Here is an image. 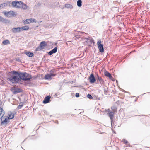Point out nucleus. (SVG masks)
I'll return each instance as SVG.
<instances>
[{"label":"nucleus","mask_w":150,"mask_h":150,"mask_svg":"<svg viewBox=\"0 0 150 150\" xmlns=\"http://www.w3.org/2000/svg\"><path fill=\"white\" fill-rule=\"evenodd\" d=\"M7 79V80L11 82L12 83L16 84L20 82L21 79L19 76H10Z\"/></svg>","instance_id":"nucleus-1"},{"label":"nucleus","mask_w":150,"mask_h":150,"mask_svg":"<svg viewBox=\"0 0 150 150\" xmlns=\"http://www.w3.org/2000/svg\"><path fill=\"white\" fill-rule=\"evenodd\" d=\"M21 75V79L23 81H29L32 78V76L30 74L26 72H22Z\"/></svg>","instance_id":"nucleus-2"},{"label":"nucleus","mask_w":150,"mask_h":150,"mask_svg":"<svg viewBox=\"0 0 150 150\" xmlns=\"http://www.w3.org/2000/svg\"><path fill=\"white\" fill-rule=\"evenodd\" d=\"M9 118L8 116H4L1 120V124L6 125L9 122Z\"/></svg>","instance_id":"nucleus-3"},{"label":"nucleus","mask_w":150,"mask_h":150,"mask_svg":"<svg viewBox=\"0 0 150 150\" xmlns=\"http://www.w3.org/2000/svg\"><path fill=\"white\" fill-rule=\"evenodd\" d=\"M95 77L96 79V81L97 82H99L100 84H104V81L103 79H102L101 77L99 76L98 74H96Z\"/></svg>","instance_id":"nucleus-4"},{"label":"nucleus","mask_w":150,"mask_h":150,"mask_svg":"<svg viewBox=\"0 0 150 150\" xmlns=\"http://www.w3.org/2000/svg\"><path fill=\"white\" fill-rule=\"evenodd\" d=\"M101 41L99 40L97 42V45L98 47L99 50V52H103L104 51V49L103 45L101 44Z\"/></svg>","instance_id":"nucleus-5"},{"label":"nucleus","mask_w":150,"mask_h":150,"mask_svg":"<svg viewBox=\"0 0 150 150\" xmlns=\"http://www.w3.org/2000/svg\"><path fill=\"white\" fill-rule=\"evenodd\" d=\"M88 79L89 81L90 82L91 84L94 83L96 81V77H95L93 73L91 74L88 78Z\"/></svg>","instance_id":"nucleus-6"},{"label":"nucleus","mask_w":150,"mask_h":150,"mask_svg":"<svg viewBox=\"0 0 150 150\" xmlns=\"http://www.w3.org/2000/svg\"><path fill=\"white\" fill-rule=\"evenodd\" d=\"M22 72H18L17 71H13L12 72L11 71L9 72L8 74V75L9 77H10V76H11V74H13L16 75H17L21 79V76Z\"/></svg>","instance_id":"nucleus-7"},{"label":"nucleus","mask_w":150,"mask_h":150,"mask_svg":"<svg viewBox=\"0 0 150 150\" xmlns=\"http://www.w3.org/2000/svg\"><path fill=\"white\" fill-rule=\"evenodd\" d=\"M109 117L111 120V124L112 125L113 121L114 115V113L112 111H109L108 112Z\"/></svg>","instance_id":"nucleus-8"},{"label":"nucleus","mask_w":150,"mask_h":150,"mask_svg":"<svg viewBox=\"0 0 150 150\" xmlns=\"http://www.w3.org/2000/svg\"><path fill=\"white\" fill-rule=\"evenodd\" d=\"M0 22H2L4 23H8L9 22V21L7 19L2 17L0 16Z\"/></svg>","instance_id":"nucleus-9"},{"label":"nucleus","mask_w":150,"mask_h":150,"mask_svg":"<svg viewBox=\"0 0 150 150\" xmlns=\"http://www.w3.org/2000/svg\"><path fill=\"white\" fill-rule=\"evenodd\" d=\"M51 97L48 96L45 97L44 100L43 101V103L44 104H46L49 103Z\"/></svg>","instance_id":"nucleus-10"},{"label":"nucleus","mask_w":150,"mask_h":150,"mask_svg":"<svg viewBox=\"0 0 150 150\" xmlns=\"http://www.w3.org/2000/svg\"><path fill=\"white\" fill-rule=\"evenodd\" d=\"M57 51V47H55L51 50L50 51L48 52V54L49 55H51L54 53H55Z\"/></svg>","instance_id":"nucleus-11"},{"label":"nucleus","mask_w":150,"mask_h":150,"mask_svg":"<svg viewBox=\"0 0 150 150\" xmlns=\"http://www.w3.org/2000/svg\"><path fill=\"white\" fill-rule=\"evenodd\" d=\"M12 91L14 94H16L21 91V89L18 88L12 89Z\"/></svg>","instance_id":"nucleus-12"},{"label":"nucleus","mask_w":150,"mask_h":150,"mask_svg":"<svg viewBox=\"0 0 150 150\" xmlns=\"http://www.w3.org/2000/svg\"><path fill=\"white\" fill-rule=\"evenodd\" d=\"M47 43L45 41H42L40 43V48H42V49H44L47 46Z\"/></svg>","instance_id":"nucleus-13"},{"label":"nucleus","mask_w":150,"mask_h":150,"mask_svg":"<svg viewBox=\"0 0 150 150\" xmlns=\"http://www.w3.org/2000/svg\"><path fill=\"white\" fill-rule=\"evenodd\" d=\"M5 114L4 111L2 108L0 107V119H2L4 117Z\"/></svg>","instance_id":"nucleus-14"},{"label":"nucleus","mask_w":150,"mask_h":150,"mask_svg":"<svg viewBox=\"0 0 150 150\" xmlns=\"http://www.w3.org/2000/svg\"><path fill=\"white\" fill-rule=\"evenodd\" d=\"M16 13L14 12L13 11H9V13L8 16V17H14L16 16Z\"/></svg>","instance_id":"nucleus-15"},{"label":"nucleus","mask_w":150,"mask_h":150,"mask_svg":"<svg viewBox=\"0 0 150 150\" xmlns=\"http://www.w3.org/2000/svg\"><path fill=\"white\" fill-rule=\"evenodd\" d=\"M12 30L13 32L14 33L19 32L21 31V27L14 28Z\"/></svg>","instance_id":"nucleus-16"},{"label":"nucleus","mask_w":150,"mask_h":150,"mask_svg":"<svg viewBox=\"0 0 150 150\" xmlns=\"http://www.w3.org/2000/svg\"><path fill=\"white\" fill-rule=\"evenodd\" d=\"M17 1H12V2H8V4L10 5V4H11L12 6L14 7H16Z\"/></svg>","instance_id":"nucleus-17"},{"label":"nucleus","mask_w":150,"mask_h":150,"mask_svg":"<svg viewBox=\"0 0 150 150\" xmlns=\"http://www.w3.org/2000/svg\"><path fill=\"white\" fill-rule=\"evenodd\" d=\"M25 54L27 56H28L30 57H32L34 55V54L33 53L30 52H29V51L25 52Z\"/></svg>","instance_id":"nucleus-18"},{"label":"nucleus","mask_w":150,"mask_h":150,"mask_svg":"<svg viewBox=\"0 0 150 150\" xmlns=\"http://www.w3.org/2000/svg\"><path fill=\"white\" fill-rule=\"evenodd\" d=\"M21 6V8L22 9L25 10L27 8L28 6L26 4L24 3L23 2H22Z\"/></svg>","instance_id":"nucleus-19"},{"label":"nucleus","mask_w":150,"mask_h":150,"mask_svg":"<svg viewBox=\"0 0 150 150\" xmlns=\"http://www.w3.org/2000/svg\"><path fill=\"white\" fill-rule=\"evenodd\" d=\"M17 5L16 8H21V4L22 2L21 1H17Z\"/></svg>","instance_id":"nucleus-20"},{"label":"nucleus","mask_w":150,"mask_h":150,"mask_svg":"<svg viewBox=\"0 0 150 150\" xmlns=\"http://www.w3.org/2000/svg\"><path fill=\"white\" fill-rule=\"evenodd\" d=\"M65 7L66 8L72 9L73 8V6L72 5L69 4H66L65 5Z\"/></svg>","instance_id":"nucleus-21"},{"label":"nucleus","mask_w":150,"mask_h":150,"mask_svg":"<svg viewBox=\"0 0 150 150\" xmlns=\"http://www.w3.org/2000/svg\"><path fill=\"white\" fill-rule=\"evenodd\" d=\"M45 79L46 80H50L52 79V77L49 74L45 75L44 77Z\"/></svg>","instance_id":"nucleus-22"},{"label":"nucleus","mask_w":150,"mask_h":150,"mask_svg":"<svg viewBox=\"0 0 150 150\" xmlns=\"http://www.w3.org/2000/svg\"><path fill=\"white\" fill-rule=\"evenodd\" d=\"M21 31L27 30L29 29V27L28 26H24L21 27Z\"/></svg>","instance_id":"nucleus-23"},{"label":"nucleus","mask_w":150,"mask_h":150,"mask_svg":"<svg viewBox=\"0 0 150 150\" xmlns=\"http://www.w3.org/2000/svg\"><path fill=\"white\" fill-rule=\"evenodd\" d=\"M14 116V115L13 113L9 114V117H8L9 118V120L13 118Z\"/></svg>","instance_id":"nucleus-24"},{"label":"nucleus","mask_w":150,"mask_h":150,"mask_svg":"<svg viewBox=\"0 0 150 150\" xmlns=\"http://www.w3.org/2000/svg\"><path fill=\"white\" fill-rule=\"evenodd\" d=\"M82 2L81 0H78L77 1V5L79 7H80L82 6Z\"/></svg>","instance_id":"nucleus-25"},{"label":"nucleus","mask_w":150,"mask_h":150,"mask_svg":"<svg viewBox=\"0 0 150 150\" xmlns=\"http://www.w3.org/2000/svg\"><path fill=\"white\" fill-rule=\"evenodd\" d=\"M7 5V4L6 3H3L0 4V9L6 6Z\"/></svg>","instance_id":"nucleus-26"},{"label":"nucleus","mask_w":150,"mask_h":150,"mask_svg":"<svg viewBox=\"0 0 150 150\" xmlns=\"http://www.w3.org/2000/svg\"><path fill=\"white\" fill-rule=\"evenodd\" d=\"M104 74L105 76L108 77H109L111 75L110 73L106 71H104Z\"/></svg>","instance_id":"nucleus-27"},{"label":"nucleus","mask_w":150,"mask_h":150,"mask_svg":"<svg viewBox=\"0 0 150 150\" xmlns=\"http://www.w3.org/2000/svg\"><path fill=\"white\" fill-rule=\"evenodd\" d=\"M2 43L5 45H6L7 44H9L10 43L9 41L7 40H4L3 41Z\"/></svg>","instance_id":"nucleus-28"},{"label":"nucleus","mask_w":150,"mask_h":150,"mask_svg":"<svg viewBox=\"0 0 150 150\" xmlns=\"http://www.w3.org/2000/svg\"><path fill=\"white\" fill-rule=\"evenodd\" d=\"M23 22L24 24H29L30 23L29 19H27L23 21Z\"/></svg>","instance_id":"nucleus-29"},{"label":"nucleus","mask_w":150,"mask_h":150,"mask_svg":"<svg viewBox=\"0 0 150 150\" xmlns=\"http://www.w3.org/2000/svg\"><path fill=\"white\" fill-rule=\"evenodd\" d=\"M29 21L30 23H32L34 22H35V23L36 22L35 19H29Z\"/></svg>","instance_id":"nucleus-30"},{"label":"nucleus","mask_w":150,"mask_h":150,"mask_svg":"<svg viewBox=\"0 0 150 150\" xmlns=\"http://www.w3.org/2000/svg\"><path fill=\"white\" fill-rule=\"evenodd\" d=\"M23 103L22 102H20L19 103V105L17 107L18 109H20L23 106Z\"/></svg>","instance_id":"nucleus-31"},{"label":"nucleus","mask_w":150,"mask_h":150,"mask_svg":"<svg viewBox=\"0 0 150 150\" xmlns=\"http://www.w3.org/2000/svg\"><path fill=\"white\" fill-rule=\"evenodd\" d=\"M87 97L90 99H92L93 98L92 96L89 94H88L87 95Z\"/></svg>","instance_id":"nucleus-32"},{"label":"nucleus","mask_w":150,"mask_h":150,"mask_svg":"<svg viewBox=\"0 0 150 150\" xmlns=\"http://www.w3.org/2000/svg\"><path fill=\"white\" fill-rule=\"evenodd\" d=\"M42 48H40V46H39L38 47H37L36 48L35 51H40L41 50H42Z\"/></svg>","instance_id":"nucleus-33"},{"label":"nucleus","mask_w":150,"mask_h":150,"mask_svg":"<svg viewBox=\"0 0 150 150\" xmlns=\"http://www.w3.org/2000/svg\"><path fill=\"white\" fill-rule=\"evenodd\" d=\"M111 109L113 111L112 112H114V113L117 110V109H116V107H111Z\"/></svg>","instance_id":"nucleus-34"},{"label":"nucleus","mask_w":150,"mask_h":150,"mask_svg":"<svg viewBox=\"0 0 150 150\" xmlns=\"http://www.w3.org/2000/svg\"><path fill=\"white\" fill-rule=\"evenodd\" d=\"M85 42H86V43H88L89 42H90V38H85Z\"/></svg>","instance_id":"nucleus-35"},{"label":"nucleus","mask_w":150,"mask_h":150,"mask_svg":"<svg viewBox=\"0 0 150 150\" xmlns=\"http://www.w3.org/2000/svg\"><path fill=\"white\" fill-rule=\"evenodd\" d=\"M107 88H105L104 89V94L105 95H107Z\"/></svg>","instance_id":"nucleus-36"},{"label":"nucleus","mask_w":150,"mask_h":150,"mask_svg":"<svg viewBox=\"0 0 150 150\" xmlns=\"http://www.w3.org/2000/svg\"><path fill=\"white\" fill-rule=\"evenodd\" d=\"M9 11L8 12H5L4 13L5 15L7 17H8V15L9 14Z\"/></svg>","instance_id":"nucleus-37"},{"label":"nucleus","mask_w":150,"mask_h":150,"mask_svg":"<svg viewBox=\"0 0 150 150\" xmlns=\"http://www.w3.org/2000/svg\"><path fill=\"white\" fill-rule=\"evenodd\" d=\"M50 76H51V77H54L55 76L56 74H53L52 73H50Z\"/></svg>","instance_id":"nucleus-38"},{"label":"nucleus","mask_w":150,"mask_h":150,"mask_svg":"<svg viewBox=\"0 0 150 150\" xmlns=\"http://www.w3.org/2000/svg\"><path fill=\"white\" fill-rule=\"evenodd\" d=\"M75 96L76 97H79V94L78 93H77L76 94Z\"/></svg>","instance_id":"nucleus-39"},{"label":"nucleus","mask_w":150,"mask_h":150,"mask_svg":"<svg viewBox=\"0 0 150 150\" xmlns=\"http://www.w3.org/2000/svg\"><path fill=\"white\" fill-rule=\"evenodd\" d=\"M106 110V112H107L108 114V112L109 111H111L109 109H108V110Z\"/></svg>","instance_id":"nucleus-40"},{"label":"nucleus","mask_w":150,"mask_h":150,"mask_svg":"<svg viewBox=\"0 0 150 150\" xmlns=\"http://www.w3.org/2000/svg\"><path fill=\"white\" fill-rule=\"evenodd\" d=\"M16 60L19 62L21 61V60L19 58H16Z\"/></svg>","instance_id":"nucleus-41"},{"label":"nucleus","mask_w":150,"mask_h":150,"mask_svg":"<svg viewBox=\"0 0 150 150\" xmlns=\"http://www.w3.org/2000/svg\"><path fill=\"white\" fill-rule=\"evenodd\" d=\"M108 77L111 80H112V79H113V78L112 77V76L111 75Z\"/></svg>","instance_id":"nucleus-42"},{"label":"nucleus","mask_w":150,"mask_h":150,"mask_svg":"<svg viewBox=\"0 0 150 150\" xmlns=\"http://www.w3.org/2000/svg\"><path fill=\"white\" fill-rule=\"evenodd\" d=\"M124 143L126 144L128 143V141L126 140H124Z\"/></svg>","instance_id":"nucleus-43"},{"label":"nucleus","mask_w":150,"mask_h":150,"mask_svg":"<svg viewBox=\"0 0 150 150\" xmlns=\"http://www.w3.org/2000/svg\"><path fill=\"white\" fill-rule=\"evenodd\" d=\"M93 41H94V40H93L90 39V42L91 43L92 42H93Z\"/></svg>","instance_id":"nucleus-44"},{"label":"nucleus","mask_w":150,"mask_h":150,"mask_svg":"<svg viewBox=\"0 0 150 150\" xmlns=\"http://www.w3.org/2000/svg\"><path fill=\"white\" fill-rule=\"evenodd\" d=\"M53 72V71L52 70H51L50 71V73H52V72Z\"/></svg>","instance_id":"nucleus-45"},{"label":"nucleus","mask_w":150,"mask_h":150,"mask_svg":"<svg viewBox=\"0 0 150 150\" xmlns=\"http://www.w3.org/2000/svg\"><path fill=\"white\" fill-rule=\"evenodd\" d=\"M112 80V81H114V80H115V79H114L113 78V79H112V80Z\"/></svg>","instance_id":"nucleus-46"},{"label":"nucleus","mask_w":150,"mask_h":150,"mask_svg":"<svg viewBox=\"0 0 150 150\" xmlns=\"http://www.w3.org/2000/svg\"><path fill=\"white\" fill-rule=\"evenodd\" d=\"M1 105L0 104V107L1 106Z\"/></svg>","instance_id":"nucleus-47"}]
</instances>
